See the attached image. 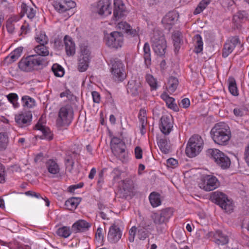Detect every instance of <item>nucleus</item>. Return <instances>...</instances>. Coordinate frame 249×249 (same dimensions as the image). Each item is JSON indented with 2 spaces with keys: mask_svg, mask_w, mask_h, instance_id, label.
<instances>
[{
  "mask_svg": "<svg viewBox=\"0 0 249 249\" xmlns=\"http://www.w3.org/2000/svg\"><path fill=\"white\" fill-rule=\"evenodd\" d=\"M211 137L214 142L220 145H226L231 138L229 126L224 122L216 124L211 131Z\"/></svg>",
  "mask_w": 249,
  "mask_h": 249,
  "instance_id": "f257e3e1",
  "label": "nucleus"
},
{
  "mask_svg": "<svg viewBox=\"0 0 249 249\" xmlns=\"http://www.w3.org/2000/svg\"><path fill=\"white\" fill-rule=\"evenodd\" d=\"M173 214V211L171 208H166L162 210L160 213H153L151 218L156 225L157 232L162 233L164 231L163 225L165 224Z\"/></svg>",
  "mask_w": 249,
  "mask_h": 249,
  "instance_id": "f03ea898",
  "label": "nucleus"
},
{
  "mask_svg": "<svg viewBox=\"0 0 249 249\" xmlns=\"http://www.w3.org/2000/svg\"><path fill=\"white\" fill-rule=\"evenodd\" d=\"M151 40L155 53L158 55H163L165 53L166 42L163 34L159 31H154Z\"/></svg>",
  "mask_w": 249,
  "mask_h": 249,
  "instance_id": "7ed1b4c3",
  "label": "nucleus"
},
{
  "mask_svg": "<svg viewBox=\"0 0 249 249\" xmlns=\"http://www.w3.org/2000/svg\"><path fill=\"white\" fill-rule=\"evenodd\" d=\"M207 155L213 158L216 163L223 169L230 166L231 162L230 158L224 153L217 149H209L207 151Z\"/></svg>",
  "mask_w": 249,
  "mask_h": 249,
  "instance_id": "20e7f679",
  "label": "nucleus"
},
{
  "mask_svg": "<svg viewBox=\"0 0 249 249\" xmlns=\"http://www.w3.org/2000/svg\"><path fill=\"white\" fill-rule=\"evenodd\" d=\"M203 141L198 135L193 136L190 139L186 148V154L193 158L198 155L202 149Z\"/></svg>",
  "mask_w": 249,
  "mask_h": 249,
  "instance_id": "39448f33",
  "label": "nucleus"
},
{
  "mask_svg": "<svg viewBox=\"0 0 249 249\" xmlns=\"http://www.w3.org/2000/svg\"><path fill=\"white\" fill-rule=\"evenodd\" d=\"M211 199L214 201L222 209L227 213H231L233 210L232 201L222 192H215L212 194Z\"/></svg>",
  "mask_w": 249,
  "mask_h": 249,
  "instance_id": "423d86ee",
  "label": "nucleus"
},
{
  "mask_svg": "<svg viewBox=\"0 0 249 249\" xmlns=\"http://www.w3.org/2000/svg\"><path fill=\"white\" fill-rule=\"evenodd\" d=\"M72 115L73 111L71 107L67 106L62 107L59 111L57 125L59 126L69 125L72 119Z\"/></svg>",
  "mask_w": 249,
  "mask_h": 249,
  "instance_id": "0eeeda50",
  "label": "nucleus"
},
{
  "mask_svg": "<svg viewBox=\"0 0 249 249\" xmlns=\"http://www.w3.org/2000/svg\"><path fill=\"white\" fill-rule=\"evenodd\" d=\"M111 73L113 79L117 82L123 81L126 77L123 64L119 60L112 61Z\"/></svg>",
  "mask_w": 249,
  "mask_h": 249,
  "instance_id": "6e6552de",
  "label": "nucleus"
},
{
  "mask_svg": "<svg viewBox=\"0 0 249 249\" xmlns=\"http://www.w3.org/2000/svg\"><path fill=\"white\" fill-rule=\"evenodd\" d=\"M105 41L108 47L117 49L122 46L123 43V36L120 32H113L106 37Z\"/></svg>",
  "mask_w": 249,
  "mask_h": 249,
  "instance_id": "1a4fd4ad",
  "label": "nucleus"
},
{
  "mask_svg": "<svg viewBox=\"0 0 249 249\" xmlns=\"http://www.w3.org/2000/svg\"><path fill=\"white\" fill-rule=\"evenodd\" d=\"M199 187L206 191H213L219 186V182L217 178L212 175L205 177L203 182L199 184Z\"/></svg>",
  "mask_w": 249,
  "mask_h": 249,
  "instance_id": "9d476101",
  "label": "nucleus"
},
{
  "mask_svg": "<svg viewBox=\"0 0 249 249\" xmlns=\"http://www.w3.org/2000/svg\"><path fill=\"white\" fill-rule=\"evenodd\" d=\"M173 118L171 115H163L160 118V128L161 132L165 135H169L173 129Z\"/></svg>",
  "mask_w": 249,
  "mask_h": 249,
  "instance_id": "9b49d317",
  "label": "nucleus"
},
{
  "mask_svg": "<svg viewBox=\"0 0 249 249\" xmlns=\"http://www.w3.org/2000/svg\"><path fill=\"white\" fill-rule=\"evenodd\" d=\"M32 118L31 112L28 111L16 115L15 117L17 125L20 127H27L30 125Z\"/></svg>",
  "mask_w": 249,
  "mask_h": 249,
  "instance_id": "f8f14e48",
  "label": "nucleus"
},
{
  "mask_svg": "<svg viewBox=\"0 0 249 249\" xmlns=\"http://www.w3.org/2000/svg\"><path fill=\"white\" fill-rule=\"evenodd\" d=\"M75 5V3L71 0H56L53 4L55 9L60 13L69 10Z\"/></svg>",
  "mask_w": 249,
  "mask_h": 249,
  "instance_id": "ddd939ff",
  "label": "nucleus"
},
{
  "mask_svg": "<svg viewBox=\"0 0 249 249\" xmlns=\"http://www.w3.org/2000/svg\"><path fill=\"white\" fill-rule=\"evenodd\" d=\"M113 20L117 21L126 13L125 7L121 0H115L114 2Z\"/></svg>",
  "mask_w": 249,
  "mask_h": 249,
  "instance_id": "4468645a",
  "label": "nucleus"
},
{
  "mask_svg": "<svg viewBox=\"0 0 249 249\" xmlns=\"http://www.w3.org/2000/svg\"><path fill=\"white\" fill-rule=\"evenodd\" d=\"M110 0H99L97 6V12L100 15L108 16L111 13Z\"/></svg>",
  "mask_w": 249,
  "mask_h": 249,
  "instance_id": "2eb2a0df",
  "label": "nucleus"
},
{
  "mask_svg": "<svg viewBox=\"0 0 249 249\" xmlns=\"http://www.w3.org/2000/svg\"><path fill=\"white\" fill-rule=\"evenodd\" d=\"M238 44H240V41L239 38L236 36L232 37L230 40H228L224 46L223 57H227Z\"/></svg>",
  "mask_w": 249,
  "mask_h": 249,
  "instance_id": "dca6fc26",
  "label": "nucleus"
},
{
  "mask_svg": "<svg viewBox=\"0 0 249 249\" xmlns=\"http://www.w3.org/2000/svg\"><path fill=\"white\" fill-rule=\"evenodd\" d=\"M142 84L140 81L132 80L128 82L127 91L133 96H136L141 92Z\"/></svg>",
  "mask_w": 249,
  "mask_h": 249,
  "instance_id": "f3484780",
  "label": "nucleus"
},
{
  "mask_svg": "<svg viewBox=\"0 0 249 249\" xmlns=\"http://www.w3.org/2000/svg\"><path fill=\"white\" fill-rule=\"evenodd\" d=\"M122 233L120 228L115 225L111 226L108 233V240L111 243H115L120 239Z\"/></svg>",
  "mask_w": 249,
  "mask_h": 249,
  "instance_id": "a211bd4d",
  "label": "nucleus"
},
{
  "mask_svg": "<svg viewBox=\"0 0 249 249\" xmlns=\"http://www.w3.org/2000/svg\"><path fill=\"white\" fill-rule=\"evenodd\" d=\"M35 128L42 132L43 135L40 137L41 139H46L48 140L53 139V134L50 129L42 124L40 119L36 125Z\"/></svg>",
  "mask_w": 249,
  "mask_h": 249,
  "instance_id": "6ab92c4d",
  "label": "nucleus"
},
{
  "mask_svg": "<svg viewBox=\"0 0 249 249\" xmlns=\"http://www.w3.org/2000/svg\"><path fill=\"white\" fill-rule=\"evenodd\" d=\"M90 227L89 223L83 220H79L73 224L71 230L75 232H84L87 231Z\"/></svg>",
  "mask_w": 249,
  "mask_h": 249,
  "instance_id": "aec40b11",
  "label": "nucleus"
},
{
  "mask_svg": "<svg viewBox=\"0 0 249 249\" xmlns=\"http://www.w3.org/2000/svg\"><path fill=\"white\" fill-rule=\"evenodd\" d=\"M118 28L124 30L126 34L130 35L132 36H138L139 29H133L126 22H121L118 24Z\"/></svg>",
  "mask_w": 249,
  "mask_h": 249,
  "instance_id": "412c9836",
  "label": "nucleus"
},
{
  "mask_svg": "<svg viewBox=\"0 0 249 249\" xmlns=\"http://www.w3.org/2000/svg\"><path fill=\"white\" fill-rule=\"evenodd\" d=\"M215 243L218 245H224L229 242L228 236L223 234L221 231H217L213 234Z\"/></svg>",
  "mask_w": 249,
  "mask_h": 249,
  "instance_id": "4be33fe9",
  "label": "nucleus"
},
{
  "mask_svg": "<svg viewBox=\"0 0 249 249\" xmlns=\"http://www.w3.org/2000/svg\"><path fill=\"white\" fill-rule=\"evenodd\" d=\"M65 50L68 56H71L75 53V44L71 40V39H67V36H66L64 38Z\"/></svg>",
  "mask_w": 249,
  "mask_h": 249,
  "instance_id": "5701e85b",
  "label": "nucleus"
},
{
  "mask_svg": "<svg viewBox=\"0 0 249 249\" xmlns=\"http://www.w3.org/2000/svg\"><path fill=\"white\" fill-rule=\"evenodd\" d=\"M33 70H37L39 67L43 64V58L41 56L36 55L28 56Z\"/></svg>",
  "mask_w": 249,
  "mask_h": 249,
  "instance_id": "b1692460",
  "label": "nucleus"
},
{
  "mask_svg": "<svg viewBox=\"0 0 249 249\" xmlns=\"http://www.w3.org/2000/svg\"><path fill=\"white\" fill-rule=\"evenodd\" d=\"M46 167L49 172L52 174H56L59 172L60 168L56 162L53 160H49L46 162Z\"/></svg>",
  "mask_w": 249,
  "mask_h": 249,
  "instance_id": "393cba45",
  "label": "nucleus"
},
{
  "mask_svg": "<svg viewBox=\"0 0 249 249\" xmlns=\"http://www.w3.org/2000/svg\"><path fill=\"white\" fill-rule=\"evenodd\" d=\"M143 58L144 59V63L147 67L151 65V51L150 46L148 43L146 42L144 43L143 47Z\"/></svg>",
  "mask_w": 249,
  "mask_h": 249,
  "instance_id": "a878e982",
  "label": "nucleus"
},
{
  "mask_svg": "<svg viewBox=\"0 0 249 249\" xmlns=\"http://www.w3.org/2000/svg\"><path fill=\"white\" fill-rule=\"evenodd\" d=\"M122 188L124 196L130 195L134 188L133 181L131 180L123 181Z\"/></svg>",
  "mask_w": 249,
  "mask_h": 249,
  "instance_id": "bb28decb",
  "label": "nucleus"
},
{
  "mask_svg": "<svg viewBox=\"0 0 249 249\" xmlns=\"http://www.w3.org/2000/svg\"><path fill=\"white\" fill-rule=\"evenodd\" d=\"M31 64L28 56L25 58L22 59L19 62L18 67L19 69L24 71H33Z\"/></svg>",
  "mask_w": 249,
  "mask_h": 249,
  "instance_id": "cd10ccee",
  "label": "nucleus"
},
{
  "mask_svg": "<svg viewBox=\"0 0 249 249\" xmlns=\"http://www.w3.org/2000/svg\"><path fill=\"white\" fill-rule=\"evenodd\" d=\"M81 200L80 197H71L65 202V205L69 210H72L76 209Z\"/></svg>",
  "mask_w": 249,
  "mask_h": 249,
  "instance_id": "c85d7f7f",
  "label": "nucleus"
},
{
  "mask_svg": "<svg viewBox=\"0 0 249 249\" xmlns=\"http://www.w3.org/2000/svg\"><path fill=\"white\" fill-rule=\"evenodd\" d=\"M149 199L151 205L153 207H156L161 204L160 195L156 192H152L150 194Z\"/></svg>",
  "mask_w": 249,
  "mask_h": 249,
  "instance_id": "c756f323",
  "label": "nucleus"
},
{
  "mask_svg": "<svg viewBox=\"0 0 249 249\" xmlns=\"http://www.w3.org/2000/svg\"><path fill=\"white\" fill-rule=\"evenodd\" d=\"M181 32L178 31L174 32L173 34L172 38L175 51H178L180 48V44L181 41Z\"/></svg>",
  "mask_w": 249,
  "mask_h": 249,
  "instance_id": "7c9ffc66",
  "label": "nucleus"
},
{
  "mask_svg": "<svg viewBox=\"0 0 249 249\" xmlns=\"http://www.w3.org/2000/svg\"><path fill=\"white\" fill-rule=\"evenodd\" d=\"M178 85V81L177 77L171 76L169 77L168 81L169 90L172 92H174Z\"/></svg>",
  "mask_w": 249,
  "mask_h": 249,
  "instance_id": "2f4dec72",
  "label": "nucleus"
},
{
  "mask_svg": "<svg viewBox=\"0 0 249 249\" xmlns=\"http://www.w3.org/2000/svg\"><path fill=\"white\" fill-rule=\"evenodd\" d=\"M71 231L70 227L64 226L59 228L56 231V234L61 237L64 238L68 237L71 234Z\"/></svg>",
  "mask_w": 249,
  "mask_h": 249,
  "instance_id": "473e14b6",
  "label": "nucleus"
},
{
  "mask_svg": "<svg viewBox=\"0 0 249 249\" xmlns=\"http://www.w3.org/2000/svg\"><path fill=\"white\" fill-rule=\"evenodd\" d=\"M21 101L24 107L31 108L35 106L34 99L28 96H24L22 97Z\"/></svg>",
  "mask_w": 249,
  "mask_h": 249,
  "instance_id": "72a5a7b5",
  "label": "nucleus"
},
{
  "mask_svg": "<svg viewBox=\"0 0 249 249\" xmlns=\"http://www.w3.org/2000/svg\"><path fill=\"white\" fill-rule=\"evenodd\" d=\"M158 143L159 148L163 153L167 154L169 152L170 145L166 139H160Z\"/></svg>",
  "mask_w": 249,
  "mask_h": 249,
  "instance_id": "f704fd0d",
  "label": "nucleus"
},
{
  "mask_svg": "<svg viewBox=\"0 0 249 249\" xmlns=\"http://www.w3.org/2000/svg\"><path fill=\"white\" fill-rule=\"evenodd\" d=\"M35 51L37 54L36 55L47 56L49 54V52L47 47L44 44H40L35 48Z\"/></svg>",
  "mask_w": 249,
  "mask_h": 249,
  "instance_id": "c9c22d12",
  "label": "nucleus"
},
{
  "mask_svg": "<svg viewBox=\"0 0 249 249\" xmlns=\"http://www.w3.org/2000/svg\"><path fill=\"white\" fill-rule=\"evenodd\" d=\"M89 59H84L83 57H79L78 65V69L80 71L83 72L87 70L89 67Z\"/></svg>",
  "mask_w": 249,
  "mask_h": 249,
  "instance_id": "e433bc0d",
  "label": "nucleus"
},
{
  "mask_svg": "<svg viewBox=\"0 0 249 249\" xmlns=\"http://www.w3.org/2000/svg\"><path fill=\"white\" fill-rule=\"evenodd\" d=\"M194 38L196 41L195 52L198 53L203 50V42L201 36L198 34L196 35Z\"/></svg>",
  "mask_w": 249,
  "mask_h": 249,
  "instance_id": "4c0bfd02",
  "label": "nucleus"
},
{
  "mask_svg": "<svg viewBox=\"0 0 249 249\" xmlns=\"http://www.w3.org/2000/svg\"><path fill=\"white\" fill-rule=\"evenodd\" d=\"M211 0H201L194 12L195 15L200 14L204 9L206 8L207 5L210 3Z\"/></svg>",
  "mask_w": 249,
  "mask_h": 249,
  "instance_id": "58836bf2",
  "label": "nucleus"
},
{
  "mask_svg": "<svg viewBox=\"0 0 249 249\" xmlns=\"http://www.w3.org/2000/svg\"><path fill=\"white\" fill-rule=\"evenodd\" d=\"M8 143V137L7 135L4 133H0V151L6 149Z\"/></svg>",
  "mask_w": 249,
  "mask_h": 249,
  "instance_id": "ea45409f",
  "label": "nucleus"
},
{
  "mask_svg": "<svg viewBox=\"0 0 249 249\" xmlns=\"http://www.w3.org/2000/svg\"><path fill=\"white\" fill-rule=\"evenodd\" d=\"M177 17L176 13L174 12H169L162 19V22L171 25L174 23Z\"/></svg>",
  "mask_w": 249,
  "mask_h": 249,
  "instance_id": "a19ab883",
  "label": "nucleus"
},
{
  "mask_svg": "<svg viewBox=\"0 0 249 249\" xmlns=\"http://www.w3.org/2000/svg\"><path fill=\"white\" fill-rule=\"evenodd\" d=\"M22 10L25 12L28 18L33 19L36 15V10L32 7L27 6L25 4L22 5Z\"/></svg>",
  "mask_w": 249,
  "mask_h": 249,
  "instance_id": "79ce46f5",
  "label": "nucleus"
},
{
  "mask_svg": "<svg viewBox=\"0 0 249 249\" xmlns=\"http://www.w3.org/2000/svg\"><path fill=\"white\" fill-rule=\"evenodd\" d=\"M22 50L23 48L22 47H18L13 51L9 56L11 61L13 62L18 59L21 55Z\"/></svg>",
  "mask_w": 249,
  "mask_h": 249,
  "instance_id": "37998d69",
  "label": "nucleus"
},
{
  "mask_svg": "<svg viewBox=\"0 0 249 249\" xmlns=\"http://www.w3.org/2000/svg\"><path fill=\"white\" fill-rule=\"evenodd\" d=\"M52 70L56 76L62 77L64 74L63 68L57 64H53L52 66Z\"/></svg>",
  "mask_w": 249,
  "mask_h": 249,
  "instance_id": "c03bdc74",
  "label": "nucleus"
},
{
  "mask_svg": "<svg viewBox=\"0 0 249 249\" xmlns=\"http://www.w3.org/2000/svg\"><path fill=\"white\" fill-rule=\"evenodd\" d=\"M146 80L153 90L156 89L157 88V80L150 74H147L146 75Z\"/></svg>",
  "mask_w": 249,
  "mask_h": 249,
  "instance_id": "a18cd8bd",
  "label": "nucleus"
},
{
  "mask_svg": "<svg viewBox=\"0 0 249 249\" xmlns=\"http://www.w3.org/2000/svg\"><path fill=\"white\" fill-rule=\"evenodd\" d=\"M8 101L11 103L15 108L18 107L19 106L18 103V96L16 93H11L6 95Z\"/></svg>",
  "mask_w": 249,
  "mask_h": 249,
  "instance_id": "49530a36",
  "label": "nucleus"
},
{
  "mask_svg": "<svg viewBox=\"0 0 249 249\" xmlns=\"http://www.w3.org/2000/svg\"><path fill=\"white\" fill-rule=\"evenodd\" d=\"M25 195L27 196H32L36 197V198H41L42 200H44V201L46 202V205L47 207H49L50 205V201L46 197L44 198L42 197L40 194L36 193L35 192L33 191H27L25 193Z\"/></svg>",
  "mask_w": 249,
  "mask_h": 249,
  "instance_id": "de8ad7c7",
  "label": "nucleus"
},
{
  "mask_svg": "<svg viewBox=\"0 0 249 249\" xmlns=\"http://www.w3.org/2000/svg\"><path fill=\"white\" fill-rule=\"evenodd\" d=\"M80 57H83L84 59H89L90 52L88 48V47L86 45H81L80 46Z\"/></svg>",
  "mask_w": 249,
  "mask_h": 249,
  "instance_id": "09e8293b",
  "label": "nucleus"
},
{
  "mask_svg": "<svg viewBox=\"0 0 249 249\" xmlns=\"http://www.w3.org/2000/svg\"><path fill=\"white\" fill-rule=\"evenodd\" d=\"M229 90L232 95L234 96L238 95V90L236 87V84L234 80H232L230 82L229 85Z\"/></svg>",
  "mask_w": 249,
  "mask_h": 249,
  "instance_id": "8fccbe9b",
  "label": "nucleus"
},
{
  "mask_svg": "<svg viewBox=\"0 0 249 249\" xmlns=\"http://www.w3.org/2000/svg\"><path fill=\"white\" fill-rule=\"evenodd\" d=\"M149 235V231L144 229L139 228L138 230V236L140 240L145 239Z\"/></svg>",
  "mask_w": 249,
  "mask_h": 249,
  "instance_id": "3c124183",
  "label": "nucleus"
},
{
  "mask_svg": "<svg viewBox=\"0 0 249 249\" xmlns=\"http://www.w3.org/2000/svg\"><path fill=\"white\" fill-rule=\"evenodd\" d=\"M124 144L123 146V145H120L119 144L118 145L112 146V147H111V149L113 154L116 156L119 155V154L122 152H124Z\"/></svg>",
  "mask_w": 249,
  "mask_h": 249,
  "instance_id": "603ef678",
  "label": "nucleus"
},
{
  "mask_svg": "<svg viewBox=\"0 0 249 249\" xmlns=\"http://www.w3.org/2000/svg\"><path fill=\"white\" fill-rule=\"evenodd\" d=\"M165 102L169 108L173 109L175 111H178V106L175 103V99L171 97L168 98Z\"/></svg>",
  "mask_w": 249,
  "mask_h": 249,
  "instance_id": "864d4df0",
  "label": "nucleus"
},
{
  "mask_svg": "<svg viewBox=\"0 0 249 249\" xmlns=\"http://www.w3.org/2000/svg\"><path fill=\"white\" fill-rule=\"evenodd\" d=\"M36 41L40 44H45L48 42V38L44 34H40V35L36 37Z\"/></svg>",
  "mask_w": 249,
  "mask_h": 249,
  "instance_id": "5fc2aeb1",
  "label": "nucleus"
},
{
  "mask_svg": "<svg viewBox=\"0 0 249 249\" xmlns=\"http://www.w3.org/2000/svg\"><path fill=\"white\" fill-rule=\"evenodd\" d=\"M152 224L151 221L147 220H143L139 224V228H142L144 229H151Z\"/></svg>",
  "mask_w": 249,
  "mask_h": 249,
  "instance_id": "6e6d98bb",
  "label": "nucleus"
},
{
  "mask_svg": "<svg viewBox=\"0 0 249 249\" xmlns=\"http://www.w3.org/2000/svg\"><path fill=\"white\" fill-rule=\"evenodd\" d=\"M5 182V171L4 166L0 162V183Z\"/></svg>",
  "mask_w": 249,
  "mask_h": 249,
  "instance_id": "4d7b16f0",
  "label": "nucleus"
},
{
  "mask_svg": "<svg viewBox=\"0 0 249 249\" xmlns=\"http://www.w3.org/2000/svg\"><path fill=\"white\" fill-rule=\"evenodd\" d=\"M137 231V227L136 226L132 227L129 231V241L130 242H133L134 241L135 236Z\"/></svg>",
  "mask_w": 249,
  "mask_h": 249,
  "instance_id": "13d9d810",
  "label": "nucleus"
},
{
  "mask_svg": "<svg viewBox=\"0 0 249 249\" xmlns=\"http://www.w3.org/2000/svg\"><path fill=\"white\" fill-rule=\"evenodd\" d=\"M122 145L124 146V142L122 141V140L117 138V137H113L110 142V147H112V146H115V145Z\"/></svg>",
  "mask_w": 249,
  "mask_h": 249,
  "instance_id": "bf43d9fd",
  "label": "nucleus"
},
{
  "mask_svg": "<svg viewBox=\"0 0 249 249\" xmlns=\"http://www.w3.org/2000/svg\"><path fill=\"white\" fill-rule=\"evenodd\" d=\"M178 164L177 160L173 158H170L167 160V165L168 167H175Z\"/></svg>",
  "mask_w": 249,
  "mask_h": 249,
  "instance_id": "052dcab7",
  "label": "nucleus"
},
{
  "mask_svg": "<svg viewBox=\"0 0 249 249\" xmlns=\"http://www.w3.org/2000/svg\"><path fill=\"white\" fill-rule=\"evenodd\" d=\"M9 169L12 173H20L22 171L20 166L18 164H15L10 166Z\"/></svg>",
  "mask_w": 249,
  "mask_h": 249,
  "instance_id": "680f3d73",
  "label": "nucleus"
},
{
  "mask_svg": "<svg viewBox=\"0 0 249 249\" xmlns=\"http://www.w3.org/2000/svg\"><path fill=\"white\" fill-rule=\"evenodd\" d=\"M6 27L9 33H12L14 31L15 26L10 19L7 21Z\"/></svg>",
  "mask_w": 249,
  "mask_h": 249,
  "instance_id": "e2e57ef3",
  "label": "nucleus"
},
{
  "mask_svg": "<svg viewBox=\"0 0 249 249\" xmlns=\"http://www.w3.org/2000/svg\"><path fill=\"white\" fill-rule=\"evenodd\" d=\"M91 94L93 102L99 103L100 101V95L99 93L97 91H94L92 92Z\"/></svg>",
  "mask_w": 249,
  "mask_h": 249,
  "instance_id": "0e129e2a",
  "label": "nucleus"
},
{
  "mask_svg": "<svg viewBox=\"0 0 249 249\" xmlns=\"http://www.w3.org/2000/svg\"><path fill=\"white\" fill-rule=\"evenodd\" d=\"M142 151L141 147L137 146L135 149V154L136 158L141 159L142 158Z\"/></svg>",
  "mask_w": 249,
  "mask_h": 249,
  "instance_id": "69168bd1",
  "label": "nucleus"
},
{
  "mask_svg": "<svg viewBox=\"0 0 249 249\" xmlns=\"http://www.w3.org/2000/svg\"><path fill=\"white\" fill-rule=\"evenodd\" d=\"M190 105V102L188 98L183 99L181 101V106L183 108H188Z\"/></svg>",
  "mask_w": 249,
  "mask_h": 249,
  "instance_id": "338daca9",
  "label": "nucleus"
},
{
  "mask_svg": "<svg viewBox=\"0 0 249 249\" xmlns=\"http://www.w3.org/2000/svg\"><path fill=\"white\" fill-rule=\"evenodd\" d=\"M244 155L246 162L249 166V143L245 148Z\"/></svg>",
  "mask_w": 249,
  "mask_h": 249,
  "instance_id": "774afa93",
  "label": "nucleus"
}]
</instances>
